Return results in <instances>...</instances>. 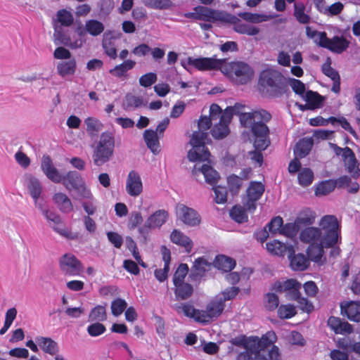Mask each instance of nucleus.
Returning a JSON list of instances; mask_svg holds the SVG:
<instances>
[{
	"label": "nucleus",
	"instance_id": "nucleus-40",
	"mask_svg": "<svg viewBox=\"0 0 360 360\" xmlns=\"http://www.w3.org/2000/svg\"><path fill=\"white\" fill-rule=\"evenodd\" d=\"M315 213L310 209H304L300 212L295 221L301 229L303 226H309L314 224L315 221Z\"/></svg>",
	"mask_w": 360,
	"mask_h": 360
},
{
	"label": "nucleus",
	"instance_id": "nucleus-18",
	"mask_svg": "<svg viewBox=\"0 0 360 360\" xmlns=\"http://www.w3.org/2000/svg\"><path fill=\"white\" fill-rule=\"evenodd\" d=\"M212 264L208 262L204 257L197 258L191 269L188 278L192 282L199 283L205 273L210 270Z\"/></svg>",
	"mask_w": 360,
	"mask_h": 360
},
{
	"label": "nucleus",
	"instance_id": "nucleus-51",
	"mask_svg": "<svg viewBox=\"0 0 360 360\" xmlns=\"http://www.w3.org/2000/svg\"><path fill=\"white\" fill-rule=\"evenodd\" d=\"M234 30L240 34L254 36L259 32V29L255 26L238 22L234 25Z\"/></svg>",
	"mask_w": 360,
	"mask_h": 360
},
{
	"label": "nucleus",
	"instance_id": "nucleus-21",
	"mask_svg": "<svg viewBox=\"0 0 360 360\" xmlns=\"http://www.w3.org/2000/svg\"><path fill=\"white\" fill-rule=\"evenodd\" d=\"M127 193L132 197H137L143 192V183L139 174L131 170L126 180Z\"/></svg>",
	"mask_w": 360,
	"mask_h": 360
},
{
	"label": "nucleus",
	"instance_id": "nucleus-46",
	"mask_svg": "<svg viewBox=\"0 0 360 360\" xmlns=\"http://www.w3.org/2000/svg\"><path fill=\"white\" fill-rule=\"evenodd\" d=\"M85 23L86 30L91 36L97 37L104 31L103 24L97 20H89Z\"/></svg>",
	"mask_w": 360,
	"mask_h": 360
},
{
	"label": "nucleus",
	"instance_id": "nucleus-56",
	"mask_svg": "<svg viewBox=\"0 0 360 360\" xmlns=\"http://www.w3.org/2000/svg\"><path fill=\"white\" fill-rule=\"evenodd\" d=\"M278 316L281 319H288L296 314V309L292 304H281L278 308Z\"/></svg>",
	"mask_w": 360,
	"mask_h": 360
},
{
	"label": "nucleus",
	"instance_id": "nucleus-4",
	"mask_svg": "<svg viewBox=\"0 0 360 360\" xmlns=\"http://www.w3.org/2000/svg\"><path fill=\"white\" fill-rule=\"evenodd\" d=\"M257 87L263 96L279 98L289 91L288 79L278 70H263L259 77Z\"/></svg>",
	"mask_w": 360,
	"mask_h": 360
},
{
	"label": "nucleus",
	"instance_id": "nucleus-22",
	"mask_svg": "<svg viewBox=\"0 0 360 360\" xmlns=\"http://www.w3.org/2000/svg\"><path fill=\"white\" fill-rule=\"evenodd\" d=\"M176 214L184 224L189 226H194L200 222L198 214L193 209L184 205L180 204L176 206Z\"/></svg>",
	"mask_w": 360,
	"mask_h": 360
},
{
	"label": "nucleus",
	"instance_id": "nucleus-48",
	"mask_svg": "<svg viewBox=\"0 0 360 360\" xmlns=\"http://www.w3.org/2000/svg\"><path fill=\"white\" fill-rule=\"evenodd\" d=\"M246 210H248L245 206L243 207L240 205H235L230 211V216L236 222L243 223L247 221L248 219Z\"/></svg>",
	"mask_w": 360,
	"mask_h": 360
},
{
	"label": "nucleus",
	"instance_id": "nucleus-44",
	"mask_svg": "<svg viewBox=\"0 0 360 360\" xmlns=\"http://www.w3.org/2000/svg\"><path fill=\"white\" fill-rule=\"evenodd\" d=\"M27 186L33 200H39L42 192V187L39 181L34 177H30L28 179Z\"/></svg>",
	"mask_w": 360,
	"mask_h": 360
},
{
	"label": "nucleus",
	"instance_id": "nucleus-58",
	"mask_svg": "<svg viewBox=\"0 0 360 360\" xmlns=\"http://www.w3.org/2000/svg\"><path fill=\"white\" fill-rule=\"evenodd\" d=\"M291 300H295L297 302L298 307L303 311L310 313L314 309L313 304L307 298L302 297L300 292Z\"/></svg>",
	"mask_w": 360,
	"mask_h": 360
},
{
	"label": "nucleus",
	"instance_id": "nucleus-62",
	"mask_svg": "<svg viewBox=\"0 0 360 360\" xmlns=\"http://www.w3.org/2000/svg\"><path fill=\"white\" fill-rule=\"evenodd\" d=\"M288 86H290L292 91L297 95L303 96L305 93V84L299 79L295 78L288 79Z\"/></svg>",
	"mask_w": 360,
	"mask_h": 360
},
{
	"label": "nucleus",
	"instance_id": "nucleus-32",
	"mask_svg": "<svg viewBox=\"0 0 360 360\" xmlns=\"http://www.w3.org/2000/svg\"><path fill=\"white\" fill-rule=\"evenodd\" d=\"M53 200L59 210L63 213H70L73 210V205L68 196L61 192L53 195Z\"/></svg>",
	"mask_w": 360,
	"mask_h": 360
},
{
	"label": "nucleus",
	"instance_id": "nucleus-63",
	"mask_svg": "<svg viewBox=\"0 0 360 360\" xmlns=\"http://www.w3.org/2000/svg\"><path fill=\"white\" fill-rule=\"evenodd\" d=\"M158 79L156 73L148 72L140 77L139 82L140 86L147 88L154 84Z\"/></svg>",
	"mask_w": 360,
	"mask_h": 360
},
{
	"label": "nucleus",
	"instance_id": "nucleus-35",
	"mask_svg": "<svg viewBox=\"0 0 360 360\" xmlns=\"http://www.w3.org/2000/svg\"><path fill=\"white\" fill-rule=\"evenodd\" d=\"M305 101L307 104L305 106L300 105V108L304 109H316L321 106L323 98L317 92L309 90L305 94Z\"/></svg>",
	"mask_w": 360,
	"mask_h": 360
},
{
	"label": "nucleus",
	"instance_id": "nucleus-11",
	"mask_svg": "<svg viewBox=\"0 0 360 360\" xmlns=\"http://www.w3.org/2000/svg\"><path fill=\"white\" fill-rule=\"evenodd\" d=\"M65 188L71 191L75 190L80 193L82 198H88L91 196L89 190L86 188L82 176L76 171H69L63 176L61 182Z\"/></svg>",
	"mask_w": 360,
	"mask_h": 360
},
{
	"label": "nucleus",
	"instance_id": "nucleus-30",
	"mask_svg": "<svg viewBox=\"0 0 360 360\" xmlns=\"http://www.w3.org/2000/svg\"><path fill=\"white\" fill-rule=\"evenodd\" d=\"M54 42L56 44H63L64 46H70L72 48L81 47L82 41H75L74 44H71L70 37L67 34L61 26H54L53 33Z\"/></svg>",
	"mask_w": 360,
	"mask_h": 360
},
{
	"label": "nucleus",
	"instance_id": "nucleus-55",
	"mask_svg": "<svg viewBox=\"0 0 360 360\" xmlns=\"http://www.w3.org/2000/svg\"><path fill=\"white\" fill-rule=\"evenodd\" d=\"M127 307V302L122 298H116L111 302V312L114 316H120Z\"/></svg>",
	"mask_w": 360,
	"mask_h": 360
},
{
	"label": "nucleus",
	"instance_id": "nucleus-9",
	"mask_svg": "<svg viewBox=\"0 0 360 360\" xmlns=\"http://www.w3.org/2000/svg\"><path fill=\"white\" fill-rule=\"evenodd\" d=\"M243 105L236 103L234 106L227 107L224 114L221 116L218 122L214 124L210 130L212 136L216 139H222L229 133V124L231 121L233 115L240 116V110L244 108Z\"/></svg>",
	"mask_w": 360,
	"mask_h": 360
},
{
	"label": "nucleus",
	"instance_id": "nucleus-45",
	"mask_svg": "<svg viewBox=\"0 0 360 360\" xmlns=\"http://www.w3.org/2000/svg\"><path fill=\"white\" fill-rule=\"evenodd\" d=\"M335 183L332 179L321 181L315 188L316 195H325L331 193L336 188Z\"/></svg>",
	"mask_w": 360,
	"mask_h": 360
},
{
	"label": "nucleus",
	"instance_id": "nucleus-28",
	"mask_svg": "<svg viewBox=\"0 0 360 360\" xmlns=\"http://www.w3.org/2000/svg\"><path fill=\"white\" fill-rule=\"evenodd\" d=\"M341 314L352 321H360V302L351 301L341 304Z\"/></svg>",
	"mask_w": 360,
	"mask_h": 360
},
{
	"label": "nucleus",
	"instance_id": "nucleus-50",
	"mask_svg": "<svg viewBox=\"0 0 360 360\" xmlns=\"http://www.w3.org/2000/svg\"><path fill=\"white\" fill-rule=\"evenodd\" d=\"M238 15L244 20L252 23H259L270 19L269 15L249 12L240 13Z\"/></svg>",
	"mask_w": 360,
	"mask_h": 360
},
{
	"label": "nucleus",
	"instance_id": "nucleus-60",
	"mask_svg": "<svg viewBox=\"0 0 360 360\" xmlns=\"http://www.w3.org/2000/svg\"><path fill=\"white\" fill-rule=\"evenodd\" d=\"M278 304L279 299L275 293L268 292L266 294L264 306L266 309L274 311L279 307Z\"/></svg>",
	"mask_w": 360,
	"mask_h": 360
},
{
	"label": "nucleus",
	"instance_id": "nucleus-6",
	"mask_svg": "<svg viewBox=\"0 0 360 360\" xmlns=\"http://www.w3.org/2000/svg\"><path fill=\"white\" fill-rule=\"evenodd\" d=\"M221 72L238 84H245L254 77L252 68L248 64L240 61L231 63L226 61L222 65Z\"/></svg>",
	"mask_w": 360,
	"mask_h": 360
},
{
	"label": "nucleus",
	"instance_id": "nucleus-17",
	"mask_svg": "<svg viewBox=\"0 0 360 360\" xmlns=\"http://www.w3.org/2000/svg\"><path fill=\"white\" fill-rule=\"evenodd\" d=\"M225 304L217 297L208 302L205 310H200L201 317H198L202 323L211 322L213 319L218 318L223 312Z\"/></svg>",
	"mask_w": 360,
	"mask_h": 360
},
{
	"label": "nucleus",
	"instance_id": "nucleus-7",
	"mask_svg": "<svg viewBox=\"0 0 360 360\" xmlns=\"http://www.w3.org/2000/svg\"><path fill=\"white\" fill-rule=\"evenodd\" d=\"M114 148L115 139L112 134L109 131L102 133L94 150V163L97 166H101L108 162L113 155Z\"/></svg>",
	"mask_w": 360,
	"mask_h": 360
},
{
	"label": "nucleus",
	"instance_id": "nucleus-61",
	"mask_svg": "<svg viewBox=\"0 0 360 360\" xmlns=\"http://www.w3.org/2000/svg\"><path fill=\"white\" fill-rule=\"evenodd\" d=\"M283 220L280 216L274 217L271 219L270 222L266 225L269 232L276 234L277 233L281 234V230L283 227Z\"/></svg>",
	"mask_w": 360,
	"mask_h": 360
},
{
	"label": "nucleus",
	"instance_id": "nucleus-39",
	"mask_svg": "<svg viewBox=\"0 0 360 360\" xmlns=\"http://www.w3.org/2000/svg\"><path fill=\"white\" fill-rule=\"evenodd\" d=\"M169 214L165 210H159L155 212L148 218V224L152 226L153 229L160 228L167 221Z\"/></svg>",
	"mask_w": 360,
	"mask_h": 360
},
{
	"label": "nucleus",
	"instance_id": "nucleus-37",
	"mask_svg": "<svg viewBox=\"0 0 360 360\" xmlns=\"http://www.w3.org/2000/svg\"><path fill=\"white\" fill-rule=\"evenodd\" d=\"M170 238L172 243L184 247L187 252H190L193 247L192 240L182 232L174 229L171 235Z\"/></svg>",
	"mask_w": 360,
	"mask_h": 360
},
{
	"label": "nucleus",
	"instance_id": "nucleus-49",
	"mask_svg": "<svg viewBox=\"0 0 360 360\" xmlns=\"http://www.w3.org/2000/svg\"><path fill=\"white\" fill-rule=\"evenodd\" d=\"M297 179L302 186L307 187L311 185L314 180V172L309 168H303L299 172Z\"/></svg>",
	"mask_w": 360,
	"mask_h": 360
},
{
	"label": "nucleus",
	"instance_id": "nucleus-54",
	"mask_svg": "<svg viewBox=\"0 0 360 360\" xmlns=\"http://www.w3.org/2000/svg\"><path fill=\"white\" fill-rule=\"evenodd\" d=\"M227 184L229 191L233 195H237L242 186L243 178L237 175L232 174L228 177Z\"/></svg>",
	"mask_w": 360,
	"mask_h": 360
},
{
	"label": "nucleus",
	"instance_id": "nucleus-2",
	"mask_svg": "<svg viewBox=\"0 0 360 360\" xmlns=\"http://www.w3.org/2000/svg\"><path fill=\"white\" fill-rule=\"evenodd\" d=\"M319 226L323 231L321 243L309 245L307 250L309 259L322 264L321 262L324 248L333 247L338 240L340 234V226L338 221L334 215H326L320 221Z\"/></svg>",
	"mask_w": 360,
	"mask_h": 360
},
{
	"label": "nucleus",
	"instance_id": "nucleus-3",
	"mask_svg": "<svg viewBox=\"0 0 360 360\" xmlns=\"http://www.w3.org/2000/svg\"><path fill=\"white\" fill-rule=\"evenodd\" d=\"M212 120L207 116L201 115L198 121V130L193 133L190 140L192 148L188 152V158L191 162L207 161L211 154L205 144L209 143V134L207 131L212 125Z\"/></svg>",
	"mask_w": 360,
	"mask_h": 360
},
{
	"label": "nucleus",
	"instance_id": "nucleus-29",
	"mask_svg": "<svg viewBox=\"0 0 360 360\" xmlns=\"http://www.w3.org/2000/svg\"><path fill=\"white\" fill-rule=\"evenodd\" d=\"M328 326L336 334H350L353 332V328L347 322L342 321L340 318L330 316L328 320Z\"/></svg>",
	"mask_w": 360,
	"mask_h": 360
},
{
	"label": "nucleus",
	"instance_id": "nucleus-41",
	"mask_svg": "<svg viewBox=\"0 0 360 360\" xmlns=\"http://www.w3.org/2000/svg\"><path fill=\"white\" fill-rule=\"evenodd\" d=\"M214 266L224 272H229L236 266V261L225 255H218L214 259Z\"/></svg>",
	"mask_w": 360,
	"mask_h": 360
},
{
	"label": "nucleus",
	"instance_id": "nucleus-25",
	"mask_svg": "<svg viewBox=\"0 0 360 360\" xmlns=\"http://www.w3.org/2000/svg\"><path fill=\"white\" fill-rule=\"evenodd\" d=\"M41 168L47 178L51 181L56 184L61 182L63 176L53 166L52 160L49 155H44L42 157Z\"/></svg>",
	"mask_w": 360,
	"mask_h": 360
},
{
	"label": "nucleus",
	"instance_id": "nucleus-1",
	"mask_svg": "<svg viewBox=\"0 0 360 360\" xmlns=\"http://www.w3.org/2000/svg\"><path fill=\"white\" fill-rule=\"evenodd\" d=\"M271 119V114L265 110L240 112V122L243 127L250 128L255 148L266 150L270 145V131L265 122Z\"/></svg>",
	"mask_w": 360,
	"mask_h": 360
},
{
	"label": "nucleus",
	"instance_id": "nucleus-24",
	"mask_svg": "<svg viewBox=\"0 0 360 360\" xmlns=\"http://www.w3.org/2000/svg\"><path fill=\"white\" fill-rule=\"evenodd\" d=\"M288 257L290 259V265L293 270L304 271L309 264V258L302 253L295 255L294 247L291 245L288 248Z\"/></svg>",
	"mask_w": 360,
	"mask_h": 360
},
{
	"label": "nucleus",
	"instance_id": "nucleus-53",
	"mask_svg": "<svg viewBox=\"0 0 360 360\" xmlns=\"http://www.w3.org/2000/svg\"><path fill=\"white\" fill-rule=\"evenodd\" d=\"M84 123L86 125V131L91 136L96 135L103 127V124L99 120L91 117L86 118Z\"/></svg>",
	"mask_w": 360,
	"mask_h": 360
},
{
	"label": "nucleus",
	"instance_id": "nucleus-26",
	"mask_svg": "<svg viewBox=\"0 0 360 360\" xmlns=\"http://www.w3.org/2000/svg\"><path fill=\"white\" fill-rule=\"evenodd\" d=\"M162 260L165 262L163 269H156L154 272L155 276L160 282L165 281L168 276L169 271V264L171 262V252L165 245H162L160 248Z\"/></svg>",
	"mask_w": 360,
	"mask_h": 360
},
{
	"label": "nucleus",
	"instance_id": "nucleus-42",
	"mask_svg": "<svg viewBox=\"0 0 360 360\" xmlns=\"http://www.w3.org/2000/svg\"><path fill=\"white\" fill-rule=\"evenodd\" d=\"M266 248L268 252L274 255L284 256L285 252L288 254L289 245H286L277 240L266 243Z\"/></svg>",
	"mask_w": 360,
	"mask_h": 360
},
{
	"label": "nucleus",
	"instance_id": "nucleus-59",
	"mask_svg": "<svg viewBox=\"0 0 360 360\" xmlns=\"http://www.w3.org/2000/svg\"><path fill=\"white\" fill-rule=\"evenodd\" d=\"M300 228L295 221L292 223H287L283 224V227L281 230V234L287 237L292 238L295 237L299 232Z\"/></svg>",
	"mask_w": 360,
	"mask_h": 360
},
{
	"label": "nucleus",
	"instance_id": "nucleus-47",
	"mask_svg": "<svg viewBox=\"0 0 360 360\" xmlns=\"http://www.w3.org/2000/svg\"><path fill=\"white\" fill-rule=\"evenodd\" d=\"M107 319V314L105 306L97 305L94 307L89 315L90 321H105Z\"/></svg>",
	"mask_w": 360,
	"mask_h": 360
},
{
	"label": "nucleus",
	"instance_id": "nucleus-43",
	"mask_svg": "<svg viewBox=\"0 0 360 360\" xmlns=\"http://www.w3.org/2000/svg\"><path fill=\"white\" fill-rule=\"evenodd\" d=\"M313 141L311 139H301L297 144L295 150L296 157L303 158L306 157L311 150Z\"/></svg>",
	"mask_w": 360,
	"mask_h": 360
},
{
	"label": "nucleus",
	"instance_id": "nucleus-12",
	"mask_svg": "<svg viewBox=\"0 0 360 360\" xmlns=\"http://www.w3.org/2000/svg\"><path fill=\"white\" fill-rule=\"evenodd\" d=\"M226 58L217 59L216 55L213 57H188L187 64L199 71L221 70L223 63H225Z\"/></svg>",
	"mask_w": 360,
	"mask_h": 360
},
{
	"label": "nucleus",
	"instance_id": "nucleus-36",
	"mask_svg": "<svg viewBox=\"0 0 360 360\" xmlns=\"http://www.w3.org/2000/svg\"><path fill=\"white\" fill-rule=\"evenodd\" d=\"M136 65V61L133 60H124L123 63L117 65L112 69L109 70V72L118 78L127 76V72L132 70Z\"/></svg>",
	"mask_w": 360,
	"mask_h": 360
},
{
	"label": "nucleus",
	"instance_id": "nucleus-19",
	"mask_svg": "<svg viewBox=\"0 0 360 360\" xmlns=\"http://www.w3.org/2000/svg\"><path fill=\"white\" fill-rule=\"evenodd\" d=\"M301 284L296 279L290 278L285 281H276L272 286V290L276 292H285L289 299L291 300L295 295L299 294Z\"/></svg>",
	"mask_w": 360,
	"mask_h": 360
},
{
	"label": "nucleus",
	"instance_id": "nucleus-13",
	"mask_svg": "<svg viewBox=\"0 0 360 360\" xmlns=\"http://www.w3.org/2000/svg\"><path fill=\"white\" fill-rule=\"evenodd\" d=\"M184 16L187 18L210 22H215L222 18L219 11L203 6L194 7L193 12L186 13Z\"/></svg>",
	"mask_w": 360,
	"mask_h": 360
},
{
	"label": "nucleus",
	"instance_id": "nucleus-34",
	"mask_svg": "<svg viewBox=\"0 0 360 360\" xmlns=\"http://www.w3.org/2000/svg\"><path fill=\"white\" fill-rule=\"evenodd\" d=\"M160 137L157 134V131L153 129H146L143 133V139L146 146L153 153H158L160 151Z\"/></svg>",
	"mask_w": 360,
	"mask_h": 360
},
{
	"label": "nucleus",
	"instance_id": "nucleus-27",
	"mask_svg": "<svg viewBox=\"0 0 360 360\" xmlns=\"http://www.w3.org/2000/svg\"><path fill=\"white\" fill-rule=\"evenodd\" d=\"M323 229L316 227H307L302 231L300 235V240L309 245L321 243L323 236Z\"/></svg>",
	"mask_w": 360,
	"mask_h": 360
},
{
	"label": "nucleus",
	"instance_id": "nucleus-14",
	"mask_svg": "<svg viewBox=\"0 0 360 360\" xmlns=\"http://www.w3.org/2000/svg\"><path fill=\"white\" fill-rule=\"evenodd\" d=\"M59 267L65 275L72 276H78L83 271L81 262L71 253H66L60 258Z\"/></svg>",
	"mask_w": 360,
	"mask_h": 360
},
{
	"label": "nucleus",
	"instance_id": "nucleus-64",
	"mask_svg": "<svg viewBox=\"0 0 360 360\" xmlns=\"http://www.w3.org/2000/svg\"><path fill=\"white\" fill-rule=\"evenodd\" d=\"M86 330L90 336L97 337L103 334L106 330V328L103 323L96 321V323L90 324L87 327Z\"/></svg>",
	"mask_w": 360,
	"mask_h": 360
},
{
	"label": "nucleus",
	"instance_id": "nucleus-10",
	"mask_svg": "<svg viewBox=\"0 0 360 360\" xmlns=\"http://www.w3.org/2000/svg\"><path fill=\"white\" fill-rule=\"evenodd\" d=\"M276 339L274 332L269 331L262 338L257 336L250 337L248 340H241L233 342L236 345H243L244 348H248L253 352H262L270 347Z\"/></svg>",
	"mask_w": 360,
	"mask_h": 360
},
{
	"label": "nucleus",
	"instance_id": "nucleus-33",
	"mask_svg": "<svg viewBox=\"0 0 360 360\" xmlns=\"http://www.w3.org/2000/svg\"><path fill=\"white\" fill-rule=\"evenodd\" d=\"M174 309L177 313H183L186 316L191 318L198 323H202V321L198 319V317H201V314L199 313L200 310L195 309L191 304L186 302L176 304Z\"/></svg>",
	"mask_w": 360,
	"mask_h": 360
},
{
	"label": "nucleus",
	"instance_id": "nucleus-5",
	"mask_svg": "<svg viewBox=\"0 0 360 360\" xmlns=\"http://www.w3.org/2000/svg\"><path fill=\"white\" fill-rule=\"evenodd\" d=\"M189 272V268L187 264L181 263L176 269L172 282L174 285V294L176 300H186L192 297L194 288L192 284L185 281L186 276Z\"/></svg>",
	"mask_w": 360,
	"mask_h": 360
},
{
	"label": "nucleus",
	"instance_id": "nucleus-57",
	"mask_svg": "<svg viewBox=\"0 0 360 360\" xmlns=\"http://www.w3.org/2000/svg\"><path fill=\"white\" fill-rule=\"evenodd\" d=\"M214 192V202L217 204H224L227 201V188L222 186H212Z\"/></svg>",
	"mask_w": 360,
	"mask_h": 360
},
{
	"label": "nucleus",
	"instance_id": "nucleus-8",
	"mask_svg": "<svg viewBox=\"0 0 360 360\" xmlns=\"http://www.w3.org/2000/svg\"><path fill=\"white\" fill-rule=\"evenodd\" d=\"M310 28L307 27V34L309 37H314L316 35L319 36V41H316L317 44L322 48L326 49L331 52L337 54L342 53L345 51L350 44L343 36L335 35L332 38H328L326 32H318L317 31L309 32Z\"/></svg>",
	"mask_w": 360,
	"mask_h": 360
},
{
	"label": "nucleus",
	"instance_id": "nucleus-31",
	"mask_svg": "<svg viewBox=\"0 0 360 360\" xmlns=\"http://www.w3.org/2000/svg\"><path fill=\"white\" fill-rule=\"evenodd\" d=\"M36 342L44 353L54 356L59 352L58 343L51 338L42 336L37 337Z\"/></svg>",
	"mask_w": 360,
	"mask_h": 360
},
{
	"label": "nucleus",
	"instance_id": "nucleus-38",
	"mask_svg": "<svg viewBox=\"0 0 360 360\" xmlns=\"http://www.w3.org/2000/svg\"><path fill=\"white\" fill-rule=\"evenodd\" d=\"M77 69V63L75 58L68 61H62L57 65L58 74L62 77L72 75L75 73Z\"/></svg>",
	"mask_w": 360,
	"mask_h": 360
},
{
	"label": "nucleus",
	"instance_id": "nucleus-20",
	"mask_svg": "<svg viewBox=\"0 0 360 360\" xmlns=\"http://www.w3.org/2000/svg\"><path fill=\"white\" fill-rule=\"evenodd\" d=\"M43 215L49 221L53 223L52 229L54 231L66 238H74L72 232L65 228L59 214L48 210H43Z\"/></svg>",
	"mask_w": 360,
	"mask_h": 360
},
{
	"label": "nucleus",
	"instance_id": "nucleus-52",
	"mask_svg": "<svg viewBox=\"0 0 360 360\" xmlns=\"http://www.w3.org/2000/svg\"><path fill=\"white\" fill-rule=\"evenodd\" d=\"M57 20L61 26L70 27L73 24L72 14L66 9H60L56 13Z\"/></svg>",
	"mask_w": 360,
	"mask_h": 360
},
{
	"label": "nucleus",
	"instance_id": "nucleus-16",
	"mask_svg": "<svg viewBox=\"0 0 360 360\" xmlns=\"http://www.w3.org/2000/svg\"><path fill=\"white\" fill-rule=\"evenodd\" d=\"M334 150L337 155L342 156L348 173L353 177L359 176L360 169L354 151L347 146L342 148L338 146H335Z\"/></svg>",
	"mask_w": 360,
	"mask_h": 360
},
{
	"label": "nucleus",
	"instance_id": "nucleus-15",
	"mask_svg": "<svg viewBox=\"0 0 360 360\" xmlns=\"http://www.w3.org/2000/svg\"><path fill=\"white\" fill-rule=\"evenodd\" d=\"M265 191L264 185L259 181H250L247 190V199L244 206L250 212H254L257 208V202L261 198Z\"/></svg>",
	"mask_w": 360,
	"mask_h": 360
},
{
	"label": "nucleus",
	"instance_id": "nucleus-23",
	"mask_svg": "<svg viewBox=\"0 0 360 360\" xmlns=\"http://www.w3.org/2000/svg\"><path fill=\"white\" fill-rule=\"evenodd\" d=\"M200 173L203 174L205 181L211 186L216 185L220 179L219 173L212 166L206 164L200 167L194 166L192 170L193 176L197 177Z\"/></svg>",
	"mask_w": 360,
	"mask_h": 360
}]
</instances>
